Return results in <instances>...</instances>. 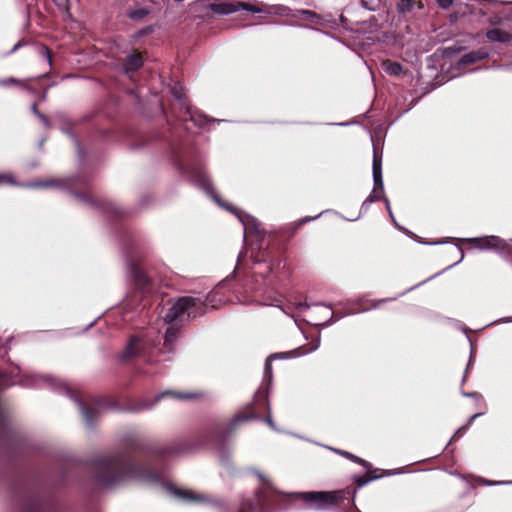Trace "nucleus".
<instances>
[{
    "label": "nucleus",
    "instance_id": "6e6d98bb",
    "mask_svg": "<svg viewBox=\"0 0 512 512\" xmlns=\"http://www.w3.org/2000/svg\"><path fill=\"white\" fill-rule=\"evenodd\" d=\"M46 99H47V89L39 97L40 101H45Z\"/></svg>",
    "mask_w": 512,
    "mask_h": 512
},
{
    "label": "nucleus",
    "instance_id": "2eb2a0df",
    "mask_svg": "<svg viewBox=\"0 0 512 512\" xmlns=\"http://www.w3.org/2000/svg\"><path fill=\"white\" fill-rule=\"evenodd\" d=\"M127 271L130 281L133 282L135 287L141 291H145L151 284V279L143 269L133 260L127 261Z\"/></svg>",
    "mask_w": 512,
    "mask_h": 512
},
{
    "label": "nucleus",
    "instance_id": "e2e57ef3",
    "mask_svg": "<svg viewBox=\"0 0 512 512\" xmlns=\"http://www.w3.org/2000/svg\"><path fill=\"white\" fill-rule=\"evenodd\" d=\"M94 322H91L87 327L86 329H89L91 326H93Z\"/></svg>",
    "mask_w": 512,
    "mask_h": 512
},
{
    "label": "nucleus",
    "instance_id": "a878e982",
    "mask_svg": "<svg viewBox=\"0 0 512 512\" xmlns=\"http://www.w3.org/2000/svg\"><path fill=\"white\" fill-rule=\"evenodd\" d=\"M211 9L217 14L229 15L239 10V4L234 5L231 3H217L212 4Z\"/></svg>",
    "mask_w": 512,
    "mask_h": 512
},
{
    "label": "nucleus",
    "instance_id": "473e14b6",
    "mask_svg": "<svg viewBox=\"0 0 512 512\" xmlns=\"http://www.w3.org/2000/svg\"><path fill=\"white\" fill-rule=\"evenodd\" d=\"M21 85L23 89H26L30 92H34L33 89L28 87L26 84L21 83L18 79L14 77L6 78V79H0V86L8 87L11 85Z\"/></svg>",
    "mask_w": 512,
    "mask_h": 512
},
{
    "label": "nucleus",
    "instance_id": "412c9836",
    "mask_svg": "<svg viewBox=\"0 0 512 512\" xmlns=\"http://www.w3.org/2000/svg\"><path fill=\"white\" fill-rule=\"evenodd\" d=\"M486 37L491 42L507 43L512 39V34L499 28H494L486 32Z\"/></svg>",
    "mask_w": 512,
    "mask_h": 512
},
{
    "label": "nucleus",
    "instance_id": "72a5a7b5",
    "mask_svg": "<svg viewBox=\"0 0 512 512\" xmlns=\"http://www.w3.org/2000/svg\"><path fill=\"white\" fill-rule=\"evenodd\" d=\"M31 112L41 120V122L43 123V125L46 128H50L51 127V121L49 120V118L45 114H43L42 112H40L38 110L37 103H33L32 104Z\"/></svg>",
    "mask_w": 512,
    "mask_h": 512
},
{
    "label": "nucleus",
    "instance_id": "20e7f679",
    "mask_svg": "<svg viewBox=\"0 0 512 512\" xmlns=\"http://www.w3.org/2000/svg\"><path fill=\"white\" fill-rule=\"evenodd\" d=\"M170 158L173 166L181 176L203 190L220 207L231 211L237 216L244 228V241H246L248 234L254 235L260 249L262 246L261 241L265 237V232L261 228V223L250 214L239 211L221 201L218 195L214 192L213 184L209 176L206 174L204 159L198 149L191 143H174L170 146Z\"/></svg>",
    "mask_w": 512,
    "mask_h": 512
},
{
    "label": "nucleus",
    "instance_id": "4c0bfd02",
    "mask_svg": "<svg viewBox=\"0 0 512 512\" xmlns=\"http://www.w3.org/2000/svg\"><path fill=\"white\" fill-rule=\"evenodd\" d=\"M244 10V11H248V12H252V13H261L263 12L262 9L258 8L257 6L251 4V3H246V2H240L239 3V10Z\"/></svg>",
    "mask_w": 512,
    "mask_h": 512
},
{
    "label": "nucleus",
    "instance_id": "4d7b16f0",
    "mask_svg": "<svg viewBox=\"0 0 512 512\" xmlns=\"http://www.w3.org/2000/svg\"><path fill=\"white\" fill-rule=\"evenodd\" d=\"M278 9H279L280 13L283 14V13H285L288 10V7H286V6H279Z\"/></svg>",
    "mask_w": 512,
    "mask_h": 512
},
{
    "label": "nucleus",
    "instance_id": "a19ab883",
    "mask_svg": "<svg viewBox=\"0 0 512 512\" xmlns=\"http://www.w3.org/2000/svg\"><path fill=\"white\" fill-rule=\"evenodd\" d=\"M312 305H321V306H325V307H327L329 309H332V305L329 304V303H314V304H310V303H307V302L299 303L297 305V308L302 311V310L309 309Z\"/></svg>",
    "mask_w": 512,
    "mask_h": 512
},
{
    "label": "nucleus",
    "instance_id": "39448f33",
    "mask_svg": "<svg viewBox=\"0 0 512 512\" xmlns=\"http://www.w3.org/2000/svg\"><path fill=\"white\" fill-rule=\"evenodd\" d=\"M87 184L88 177L82 172H79L75 175H71L65 178L20 182V187L33 189L57 188L61 190H67L86 208L97 209L109 217H117L125 214V210L113 202L97 200L87 193L77 192L72 189L73 186H86Z\"/></svg>",
    "mask_w": 512,
    "mask_h": 512
},
{
    "label": "nucleus",
    "instance_id": "bb28decb",
    "mask_svg": "<svg viewBox=\"0 0 512 512\" xmlns=\"http://www.w3.org/2000/svg\"><path fill=\"white\" fill-rule=\"evenodd\" d=\"M457 248H458V250L461 252V257H460V259H459L458 261H456L455 263H453V264L449 265L448 267L444 268L442 271H440V272H438V273H436V274H434V275L430 276L429 278H427V279L423 280L422 282H420V283H418V284H416V285H414V286L410 287V288H409V289H407L405 292H403L401 295H404L406 292L412 291L413 289H415V288H417V287L421 286L422 284H424V283H426V282L430 281L431 279L436 278L437 276L441 275V274H442V273H444L445 271H447V270L451 269L452 267H454V266L458 265V264H459V263L464 259V251H463V249H462L461 247H459L458 245H457Z\"/></svg>",
    "mask_w": 512,
    "mask_h": 512
},
{
    "label": "nucleus",
    "instance_id": "f257e3e1",
    "mask_svg": "<svg viewBox=\"0 0 512 512\" xmlns=\"http://www.w3.org/2000/svg\"><path fill=\"white\" fill-rule=\"evenodd\" d=\"M121 442L130 451H116L94 458L90 463L94 479L99 486L110 488L125 480L133 479L146 484L162 485L167 492L183 502L227 509L224 499L212 494L197 493L175 487L164 481L165 459L179 453L176 444H162L141 439L135 431L126 432Z\"/></svg>",
    "mask_w": 512,
    "mask_h": 512
},
{
    "label": "nucleus",
    "instance_id": "f03ea898",
    "mask_svg": "<svg viewBox=\"0 0 512 512\" xmlns=\"http://www.w3.org/2000/svg\"><path fill=\"white\" fill-rule=\"evenodd\" d=\"M13 385L30 389L48 388L58 393H64L75 403L86 426L89 429H93L96 426L100 415V407L95 403H84L59 378L49 374L23 372L18 366L11 367L8 372L0 370V390ZM26 443V437L13 426L10 414L0 402V447L5 450L9 457H14L16 454L24 451Z\"/></svg>",
    "mask_w": 512,
    "mask_h": 512
},
{
    "label": "nucleus",
    "instance_id": "393cba45",
    "mask_svg": "<svg viewBox=\"0 0 512 512\" xmlns=\"http://www.w3.org/2000/svg\"><path fill=\"white\" fill-rule=\"evenodd\" d=\"M382 69L385 73L391 76H400L403 72V67L399 62L386 60L382 63Z\"/></svg>",
    "mask_w": 512,
    "mask_h": 512
},
{
    "label": "nucleus",
    "instance_id": "603ef678",
    "mask_svg": "<svg viewBox=\"0 0 512 512\" xmlns=\"http://www.w3.org/2000/svg\"><path fill=\"white\" fill-rule=\"evenodd\" d=\"M471 362H472V353L470 354V359H469V362H468V364H467V367H466V371H465V373H464V376H463V378H462V384H463V383H465V381H466V378H467V372H468V370H469V368H470V366H471Z\"/></svg>",
    "mask_w": 512,
    "mask_h": 512
},
{
    "label": "nucleus",
    "instance_id": "aec40b11",
    "mask_svg": "<svg viewBox=\"0 0 512 512\" xmlns=\"http://www.w3.org/2000/svg\"><path fill=\"white\" fill-rule=\"evenodd\" d=\"M61 131L63 133H65L72 140L74 147L76 149V152H77L79 165L82 166L85 161L86 152H85L84 148L81 146L79 139L77 138V136L75 135V133L72 131L71 128L63 127V128H61Z\"/></svg>",
    "mask_w": 512,
    "mask_h": 512
},
{
    "label": "nucleus",
    "instance_id": "423d86ee",
    "mask_svg": "<svg viewBox=\"0 0 512 512\" xmlns=\"http://www.w3.org/2000/svg\"><path fill=\"white\" fill-rule=\"evenodd\" d=\"M274 267L267 266L266 272H256L247 284L246 292L251 293V301L261 305L274 306L280 302L275 291Z\"/></svg>",
    "mask_w": 512,
    "mask_h": 512
},
{
    "label": "nucleus",
    "instance_id": "1a4fd4ad",
    "mask_svg": "<svg viewBox=\"0 0 512 512\" xmlns=\"http://www.w3.org/2000/svg\"><path fill=\"white\" fill-rule=\"evenodd\" d=\"M257 415L254 412H239L237 413L226 426L220 424H213L210 426L205 434V443H215L219 445V455L223 461L227 459L224 452V445L228 438L236 431L237 426L240 423L248 422L257 419Z\"/></svg>",
    "mask_w": 512,
    "mask_h": 512
},
{
    "label": "nucleus",
    "instance_id": "09e8293b",
    "mask_svg": "<svg viewBox=\"0 0 512 512\" xmlns=\"http://www.w3.org/2000/svg\"><path fill=\"white\" fill-rule=\"evenodd\" d=\"M511 322H512V317H503V318L495 320L490 325H496V324H501V323H511Z\"/></svg>",
    "mask_w": 512,
    "mask_h": 512
},
{
    "label": "nucleus",
    "instance_id": "f3484780",
    "mask_svg": "<svg viewBox=\"0 0 512 512\" xmlns=\"http://www.w3.org/2000/svg\"><path fill=\"white\" fill-rule=\"evenodd\" d=\"M320 334L317 336L315 342L312 344V346L309 349H305L304 347H299L296 349H293L288 352H279V353H273L269 357L272 360L276 359H291V358H297L303 355H306L308 353L316 351L320 346Z\"/></svg>",
    "mask_w": 512,
    "mask_h": 512
},
{
    "label": "nucleus",
    "instance_id": "6e6552de",
    "mask_svg": "<svg viewBox=\"0 0 512 512\" xmlns=\"http://www.w3.org/2000/svg\"><path fill=\"white\" fill-rule=\"evenodd\" d=\"M255 475L262 483L252 498L242 502L238 512H273L276 509V490L272 482L261 472L254 470Z\"/></svg>",
    "mask_w": 512,
    "mask_h": 512
},
{
    "label": "nucleus",
    "instance_id": "a18cd8bd",
    "mask_svg": "<svg viewBox=\"0 0 512 512\" xmlns=\"http://www.w3.org/2000/svg\"><path fill=\"white\" fill-rule=\"evenodd\" d=\"M435 1L443 9L449 8L450 6L453 5V2H454V0H435Z\"/></svg>",
    "mask_w": 512,
    "mask_h": 512
},
{
    "label": "nucleus",
    "instance_id": "79ce46f5",
    "mask_svg": "<svg viewBox=\"0 0 512 512\" xmlns=\"http://www.w3.org/2000/svg\"><path fill=\"white\" fill-rule=\"evenodd\" d=\"M154 32V26L153 25H148V26H145L143 27L142 29H140L137 33H136V37L139 38V37H143V36H146V35H149L151 33Z\"/></svg>",
    "mask_w": 512,
    "mask_h": 512
},
{
    "label": "nucleus",
    "instance_id": "4468645a",
    "mask_svg": "<svg viewBox=\"0 0 512 512\" xmlns=\"http://www.w3.org/2000/svg\"><path fill=\"white\" fill-rule=\"evenodd\" d=\"M372 176L374 182V188L367 198H372L373 203L382 200V195L377 196L376 192L380 190L383 193L384 184L382 178V155H378L376 148L373 149V161H372Z\"/></svg>",
    "mask_w": 512,
    "mask_h": 512
},
{
    "label": "nucleus",
    "instance_id": "5701e85b",
    "mask_svg": "<svg viewBox=\"0 0 512 512\" xmlns=\"http://www.w3.org/2000/svg\"><path fill=\"white\" fill-rule=\"evenodd\" d=\"M325 448L335 452L336 454L346 458V459H349L350 461L354 462V463H357L361 466H363L365 469H370L371 467V464L369 462H367L366 460L346 451V450H342V449H338V448H334V447H330V446H325Z\"/></svg>",
    "mask_w": 512,
    "mask_h": 512
},
{
    "label": "nucleus",
    "instance_id": "c03bdc74",
    "mask_svg": "<svg viewBox=\"0 0 512 512\" xmlns=\"http://www.w3.org/2000/svg\"><path fill=\"white\" fill-rule=\"evenodd\" d=\"M486 485H512V480L510 481H491V480H483Z\"/></svg>",
    "mask_w": 512,
    "mask_h": 512
},
{
    "label": "nucleus",
    "instance_id": "cd10ccee",
    "mask_svg": "<svg viewBox=\"0 0 512 512\" xmlns=\"http://www.w3.org/2000/svg\"><path fill=\"white\" fill-rule=\"evenodd\" d=\"M417 5L415 0H398L396 3V10L398 14L405 16L413 11Z\"/></svg>",
    "mask_w": 512,
    "mask_h": 512
},
{
    "label": "nucleus",
    "instance_id": "13d9d810",
    "mask_svg": "<svg viewBox=\"0 0 512 512\" xmlns=\"http://www.w3.org/2000/svg\"><path fill=\"white\" fill-rule=\"evenodd\" d=\"M351 124V122H342V123H334L333 125H337V126H349Z\"/></svg>",
    "mask_w": 512,
    "mask_h": 512
},
{
    "label": "nucleus",
    "instance_id": "3c124183",
    "mask_svg": "<svg viewBox=\"0 0 512 512\" xmlns=\"http://www.w3.org/2000/svg\"><path fill=\"white\" fill-rule=\"evenodd\" d=\"M403 473V471L401 469H395V470H387L385 471V475L386 476H393V475H398V474H401Z\"/></svg>",
    "mask_w": 512,
    "mask_h": 512
},
{
    "label": "nucleus",
    "instance_id": "ddd939ff",
    "mask_svg": "<svg viewBox=\"0 0 512 512\" xmlns=\"http://www.w3.org/2000/svg\"><path fill=\"white\" fill-rule=\"evenodd\" d=\"M197 395L194 393H183L176 392L173 390H165L161 393H158L152 400H144L140 401L128 408L130 412H142L153 409L162 399L164 398H172L176 400H190L196 398Z\"/></svg>",
    "mask_w": 512,
    "mask_h": 512
},
{
    "label": "nucleus",
    "instance_id": "dca6fc26",
    "mask_svg": "<svg viewBox=\"0 0 512 512\" xmlns=\"http://www.w3.org/2000/svg\"><path fill=\"white\" fill-rule=\"evenodd\" d=\"M272 359L268 357L265 361L264 372H263V386L260 387L254 395V402L259 404L260 402H264L267 406V409L270 410V405L268 402V390L269 386L272 384L273 373H272Z\"/></svg>",
    "mask_w": 512,
    "mask_h": 512
},
{
    "label": "nucleus",
    "instance_id": "7c9ffc66",
    "mask_svg": "<svg viewBox=\"0 0 512 512\" xmlns=\"http://www.w3.org/2000/svg\"><path fill=\"white\" fill-rule=\"evenodd\" d=\"M2 185L20 186V182L11 173L6 172L0 173V186Z\"/></svg>",
    "mask_w": 512,
    "mask_h": 512
},
{
    "label": "nucleus",
    "instance_id": "0eeeda50",
    "mask_svg": "<svg viewBox=\"0 0 512 512\" xmlns=\"http://www.w3.org/2000/svg\"><path fill=\"white\" fill-rule=\"evenodd\" d=\"M22 512H59L58 506L44 496L39 484L24 482L16 490Z\"/></svg>",
    "mask_w": 512,
    "mask_h": 512
},
{
    "label": "nucleus",
    "instance_id": "4be33fe9",
    "mask_svg": "<svg viewBox=\"0 0 512 512\" xmlns=\"http://www.w3.org/2000/svg\"><path fill=\"white\" fill-rule=\"evenodd\" d=\"M143 66V59L139 53H133L126 57L123 65L125 72H135Z\"/></svg>",
    "mask_w": 512,
    "mask_h": 512
},
{
    "label": "nucleus",
    "instance_id": "c756f323",
    "mask_svg": "<svg viewBox=\"0 0 512 512\" xmlns=\"http://www.w3.org/2000/svg\"><path fill=\"white\" fill-rule=\"evenodd\" d=\"M381 478L379 475L374 476H366V475H356L354 476L353 480L355 484L357 485V488H362L363 486L367 485L369 482L377 480Z\"/></svg>",
    "mask_w": 512,
    "mask_h": 512
},
{
    "label": "nucleus",
    "instance_id": "864d4df0",
    "mask_svg": "<svg viewBox=\"0 0 512 512\" xmlns=\"http://www.w3.org/2000/svg\"><path fill=\"white\" fill-rule=\"evenodd\" d=\"M22 46H23V43H22L21 41H19L18 43H16V44L12 47V49L10 50V52H9V53H10V54H11V53H14L15 51H17V50H18L20 47H22Z\"/></svg>",
    "mask_w": 512,
    "mask_h": 512
},
{
    "label": "nucleus",
    "instance_id": "e433bc0d",
    "mask_svg": "<svg viewBox=\"0 0 512 512\" xmlns=\"http://www.w3.org/2000/svg\"><path fill=\"white\" fill-rule=\"evenodd\" d=\"M344 316H345L344 314H338L337 317H335V314L332 311L329 318L326 321H324L323 323L316 324V325L321 328H326V327L331 326L332 324H334L336 321L343 318Z\"/></svg>",
    "mask_w": 512,
    "mask_h": 512
},
{
    "label": "nucleus",
    "instance_id": "5fc2aeb1",
    "mask_svg": "<svg viewBox=\"0 0 512 512\" xmlns=\"http://www.w3.org/2000/svg\"><path fill=\"white\" fill-rule=\"evenodd\" d=\"M266 423L272 428V429H276L275 427V424L271 418V416H268L266 419H265Z\"/></svg>",
    "mask_w": 512,
    "mask_h": 512
},
{
    "label": "nucleus",
    "instance_id": "9b49d317",
    "mask_svg": "<svg viewBox=\"0 0 512 512\" xmlns=\"http://www.w3.org/2000/svg\"><path fill=\"white\" fill-rule=\"evenodd\" d=\"M461 243L473 244L479 250H491L497 253L510 254L511 247L508 242L496 235H488L473 238H460Z\"/></svg>",
    "mask_w": 512,
    "mask_h": 512
},
{
    "label": "nucleus",
    "instance_id": "c85d7f7f",
    "mask_svg": "<svg viewBox=\"0 0 512 512\" xmlns=\"http://www.w3.org/2000/svg\"><path fill=\"white\" fill-rule=\"evenodd\" d=\"M382 200L383 202L385 203V207H386V210L392 220V223L395 225L396 228H398L400 231H403L404 233L408 234V235H413L411 231H409L408 229L404 228L403 226L399 225L398 222L396 221L395 217H394V214L392 212V209H391V205H390V201L389 199L382 194Z\"/></svg>",
    "mask_w": 512,
    "mask_h": 512
},
{
    "label": "nucleus",
    "instance_id": "f704fd0d",
    "mask_svg": "<svg viewBox=\"0 0 512 512\" xmlns=\"http://www.w3.org/2000/svg\"><path fill=\"white\" fill-rule=\"evenodd\" d=\"M372 203H373L372 198H366L363 201V203H362V205L360 207V212H359V216L358 217L353 218V219H348L346 217H343V219L346 220V221H355V220H357L358 218H360L363 214H365L368 211V209H369V207H370V205Z\"/></svg>",
    "mask_w": 512,
    "mask_h": 512
},
{
    "label": "nucleus",
    "instance_id": "6ab92c4d",
    "mask_svg": "<svg viewBox=\"0 0 512 512\" xmlns=\"http://www.w3.org/2000/svg\"><path fill=\"white\" fill-rule=\"evenodd\" d=\"M488 57V53L482 50L470 51L461 56L458 61L459 66H467L483 60Z\"/></svg>",
    "mask_w": 512,
    "mask_h": 512
},
{
    "label": "nucleus",
    "instance_id": "37998d69",
    "mask_svg": "<svg viewBox=\"0 0 512 512\" xmlns=\"http://www.w3.org/2000/svg\"><path fill=\"white\" fill-rule=\"evenodd\" d=\"M323 213H324V211H323V212H320L318 215H316V216H314V217L306 216V217H304V218L300 219V220L298 221V224H297V225H298V226H301V225H303V224H305V223H308V222H310V221H313V220H315V219L319 218Z\"/></svg>",
    "mask_w": 512,
    "mask_h": 512
},
{
    "label": "nucleus",
    "instance_id": "052dcab7",
    "mask_svg": "<svg viewBox=\"0 0 512 512\" xmlns=\"http://www.w3.org/2000/svg\"><path fill=\"white\" fill-rule=\"evenodd\" d=\"M243 256V252H240L239 255H238V262L241 260V257Z\"/></svg>",
    "mask_w": 512,
    "mask_h": 512
},
{
    "label": "nucleus",
    "instance_id": "0e129e2a",
    "mask_svg": "<svg viewBox=\"0 0 512 512\" xmlns=\"http://www.w3.org/2000/svg\"><path fill=\"white\" fill-rule=\"evenodd\" d=\"M378 307V303H374L372 308H377Z\"/></svg>",
    "mask_w": 512,
    "mask_h": 512
},
{
    "label": "nucleus",
    "instance_id": "8fccbe9b",
    "mask_svg": "<svg viewBox=\"0 0 512 512\" xmlns=\"http://www.w3.org/2000/svg\"><path fill=\"white\" fill-rule=\"evenodd\" d=\"M447 242H448L447 240H438V241H432V242L419 241V243L424 244V245H439V244H445Z\"/></svg>",
    "mask_w": 512,
    "mask_h": 512
},
{
    "label": "nucleus",
    "instance_id": "49530a36",
    "mask_svg": "<svg viewBox=\"0 0 512 512\" xmlns=\"http://www.w3.org/2000/svg\"><path fill=\"white\" fill-rule=\"evenodd\" d=\"M462 396L466 397V398H474V399H479L481 398L482 396L478 393V392H466V391H462L461 392Z\"/></svg>",
    "mask_w": 512,
    "mask_h": 512
},
{
    "label": "nucleus",
    "instance_id": "7ed1b4c3",
    "mask_svg": "<svg viewBox=\"0 0 512 512\" xmlns=\"http://www.w3.org/2000/svg\"><path fill=\"white\" fill-rule=\"evenodd\" d=\"M206 300L198 297H180L167 309L163 319L168 325L161 346L156 345L148 336L132 335L123 351L118 355L121 363H126L136 356H141L148 364L169 362L175 353L176 341L180 336V327L176 321L195 319L205 314Z\"/></svg>",
    "mask_w": 512,
    "mask_h": 512
},
{
    "label": "nucleus",
    "instance_id": "de8ad7c7",
    "mask_svg": "<svg viewBox=\"0 0 512 512\" xmlns=\"http://www.w3.org/2000/svg\"><path fill=\"white\" fill-rule=\"evenodd\" d=\"M485 411L483 412H479V413H475L473 414L472 416L469 417L468 421H467V424L466 426H468V428H470V426L473 424V422L480 416L484 415Z\"/></svg>",
    "mask_w": 512,
    "mask_h": 512
},
{
    "label": "nucleus",
    "instance_id": "a211bd4d",
    "mask_svg": "<svg viewBox=\"0 0 512 512\" xmlns=\"http://www.w3.org/2000/svg\"><path fill=\"white\" fill-rule=\"evenodd\" d=\"M120 242L127 258L132 257L138 243L136 235L129 229L123 228L120 231Z\"/></svg>",
    "mask_w": 512,
    "mask_h": 512
},
{
    "label": "nucleus",
    "instance_id": "f8f14e48",
    "mask_svg": "<svg viewBox=\"0 0 512 512\" xmlns=\"http://www.w3.org/2000/svg\"><path fill=\"white\" fill-rule=\"evenodd\" d=\"M171 93L175 97V99H177L179 101L180 105L183 108H185L186 114L188 115V118H185V120H190L196 126L202 128V127H205V125L209 122H222L223 121L221 119L210 118V117L206 116L205 114L201 113L200 111H198L197 109H194V108L190 107L189 105H187L185 97H184V92H183L181 86L174 85L171 88Z\"/></svg>",
    "mask_w": 512,
    "mask_h": 512
},
{
    "label": "nucleus",
    "instance_id": "ea45409f",
    "mask_svg": "<svg viewBox=\"0 0 512 512\" xmlns=\"http://www.w3.org/2000/svg\"><path fill=\"white\" fill-rule=\"evenodd\" d=\"M468 426L466 425H463L461 426L460 428H458L456 430V432L454 433V435L452 436V438L450 439L449 443L447 444L446 446V449H448L450 443L453 441V440H457L459 438H461L467 431H468Z\"/></svg>",
    "mask_w": 512,
    "mask_h": 512
},
{
    "label": "nucleus",
    "instance_id": "9d476101",
    "mask_svg": "<svg viewBox=\"0 0 512 512\" xmlns=\"http://www.w3.org/2000/svg\"><path fill=\"white\" fill-rule=\"evenodd\" d=\"M309 508L316 511H324L338 504L346 498L344 490L338 491H310L296 494Z\"/></svg>",
    "mask_w": 512,
    "mask_h": 512
},
{
    "label": "nucleus",
    "instance_id": "b1692460",
    "mask_svg": "<svg viewBox=\"0 0 512 512\" xmlns=\"http://www.w3.org/2000/svg\"><path fill=\"white\" fill-rule=\"evenodd\" d=\"M81 465L79 464H67V466L63 469L59 476V481L63 483H67L76 478L81 470Z\"/></svg>",
    "mask_w": 512,
    "mask_h": 512
},
{
    "label": "nucleus",
    "instance_id": "58836bf2",
    "mask_svg": "<svg viewBox=\"0 0 512 512\" xmlns=\"http://www.w3.org/2000/svg\"><path fill=\"white\" fill-rule=\"evenodd\" d=\"M296 15H302L311 20L320 18V16L316 12H314L312 10H305V9L296 10L295 14H293V16H296Z\"/></svg>",
    "mask_w": 512,
    "mask_h": 512
},
{
    "label": "nucleus",
    "instance_id": "2f4dec72",
    "mask_svg": "<svg viewBox=\"0 0 512 512\" xmlns=\"http://www.w3.org/2000/svg\"><path fill=\"white\" fill-rule=\"evenodd\" d=\"M148 14H149V10L148 9H146V8H137V9L131 10L128 13V17L131 20L139 21V20H142L144 17H146Z\"/></svg>",
    "mask_w": 512,
    "mask_h": 512
},
{
    "label": "nucleus",
    "instance_id": "c9c22d12",
    "mask_svg": "<svg viewBox=\"0 0 512 512\" xmlns=\"http://www.w3.org/2000/svg\"><path fill=\"white\" fill-rule=\"evenodd\" d=\"M39 55L47 61L49 67L51 68L52 67L51 50L46 45H41V47L39 48Z\"/></svg>",
    "mask_w": 512,
    "mask_h": 512
},
{
    "label": "nucleus",
    "instance_id": "bf43d9fd",
    "mask_svg": "<svg viewBox=\"0 0 512 512\" xmlns=\"http://www.w3.org/2000/svg\"><path fill=\"white\" fill-rule=\"evenodd\" d=\"M395 299H396V297H394V298H389V301H392V300H395ZM386 301H388V299H382V300H380L379 302H386Z\"/></svg>",
    "mask_w": 512,
    "mask_h": 512
},
{
    "label": "nucleus",
    "instance_id": "680f3d73",
    "mask_svg": "<svg viewBox=\"0 0 512 512\" xmlns=\"http://www.w3.org/2000/svg\"><path fill=\"white\" fill-rule=\"evenodd\" d=\"M49 75L48 72H46L45 74L41 75L40 78H44V77H47Z\"/></svg>",
    "mask_w": 512,
    "mask_h": 512
}]
</instances>
